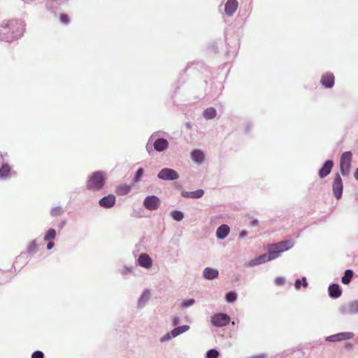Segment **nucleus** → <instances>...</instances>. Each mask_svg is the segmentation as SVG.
<instances>
[{
  "label": "nucleus",
  "instance_id": "1",
  "mask_svg": "<svg viewBox=\"0 0 358 358\" xmlns=\"http://www.w3.org/2000/svg\"><path fill=\"white\" fill-rule=\"evenodd\" d=\"M22 22L11 20H5L0 25V41L12 42L20 38L24 32Z\"/></svg>",
  "mask_w": 358,
  "mask_h": 358
},
{
  "label": "nucleus",
  "instance_id": "2",
  "mask_svg": "<svg viewBox=\"0 0 358 358\" xmlns=\"http://www.w3.org/2000/svg\"><path fill=\"white\" fill-rule=\"evenodd\" d=\"M106 182V175L105 172L96 171L88 175L85 187L90 192H99L103 188Z\"/></svg>",
  "mask_w": 358,
  "mask_h": 358
},
{
  "label": "nucleus",
  "instance_id": "3",
  "mask_svg": "<svg viewBox=\"0 0 358 358\" xmlns=\"http://www.w3.org/2000/svg\"><path fill=\"white\" fill-rule=\"evenodd\" d=\"M294 246V243L291 241H283L274 244H270L267 247L271 253H273L274 259L279 257L282 252L291 249Z\"/></svg>",
  "mask_w": 358,
  "mask_h": 358
},
{
  "label": "nucleus",
  "instance_id": "4",
  "mask_svg": "<svg viewBox=\"0 0 358 358\" xmlns=\"http://www.w3.org/2000/svg\"><path fill=\"white\" fill-rule=\"evenodd\" d=\"M352 154L350 151L344 152L340 158V169L343 176L350 173Z\"/></svg>",
  "mask_w": 358,
  "mask_h": 358
},
{
  "label": "nucleus",
  "instance_id": "5",
  "mask_svg": "<svg viewBox=\"0 0 358 358\" xmlns=\"http://www.w3.org/2000/svg\"><path fill=\"white\" fill-rule=\"evenodd\" d=\"M7 153L0 155V179L7 180L16 175V172L13 171L11 166L4 162V157Z\"/></svg>",
  "mask_w": 358,
  "mask_h": 358
},
{
  "label": "nucleus",
  "instance_id": "6",
  "mask_svg": "<svg viewBox=\"0 0 358 358\" xmlns=\"http://www.w3.org/2000/svg\"><path fill=\"white\" fill-rule=\"evenodd\" d=\"M230 317L226 313H216L210 317L211 324L215 327H225L230 322Z\"/></svg>",
  "mask_w": 358,
  "mask_h": 358
},
{
  "label": "nucleus",
  "instance_id": "7",
  "mask_svg": "<svg viewBox=\"0 0 358 358\" xmlns=\"http://www.w3.org/2000/svg\"><path fill=\"white\" fill-rule=\"evenodd\" d=\"M343 191V181L339 173L334 176L332 182V192L333 194L336 199H340L342 197Z\"/></svg>",
  "mask_w": 358,
  "mask_h": 358
},
{
  "label": "nucleus",
  "instance_id": "8",
  "mask_svg": "<svg viewBox=\"0 0 358 358\" xmlns=\"http://www.w3.org/2000/svg\"><path fill=\"white\" fill-rule=\"evenodd\" d=\"M157 178L162 180H175L179 178V174L174 169L164 168L157 173Z\"/></svg>",
  "mask_w": 358,
  "mask_h": 358
},
{
  "label": "nucleus",
  "instance_id": "9",
  "mask_svg": "<svg viewBox=\"0 0 358 358\" xmlns=\"http://www.w3.org/2000/svg\"><path fill=\"white\" fill-rule=\"evenodd\" d=\"M354 337L355 334L352 332H341L326 337L325 341L328 342H338L350 340Z\"/></svg>",
  "mask_w": 358,
  "mask_h": 358
},
{
  "label": "nucleus",
  "instance_id": "10",
  "mask_svg": "<svg viewBox=\"0 0 358 358\" xmlns=\"http://www.w3.org/2000/svg\"><path fill=\"white\" fill-rule=\"evenodd\" d=\"M143 205L149 210H155L159 207L160 199L155 195L148 196L143 200Z\"/></svg>",
  "mask_w": 358,
  "mask_h": 358
},
{
  "label": "nucleus",
  "instance_id": "11",
  "mask_svg": "<svg viewBox=\"0 0 358 358\" xmlns=\"http://www.w3.org/2000/svg\"><path fill=\"white\" fill-rule=\"evenodd\" d=\"M136 265L148 270L152 267L153 261L147 253H141L136 259Z\"/></svg>",
  "mask_w": 358,
  "mask_h": 358
},
{
  "label": "nucleus",
  "instance_id": "12",
  "mask_svg": "<svg viewBox=\"0 0 358 358\" xmlns=\"http://www.w3.org/2000/svg\"><path fill=\"white\" fill-rule=\"evenodd\" d=\"M343 314L355 315L358 314V300L352 301L341 308Z\"/></svg>",
  "mask_w": 358,
  "mask_h": 358
},
{
  "label": "nucleus",
  "instance_id": "13",
  "mask_svg": "<svg viewBox=\"0 0 358 358\" xmlns=\"http://www.w3.org/2000/svg\"><path fill=\"white\" fill-rule=\"evenodd\" d=\"M335 78L332 73H326L322 76L320 83L326 88H331L334 85Z\"/></svg>",
  "mask_w": 358,
  "mask_h": 358
},
{
  "label": "nucleus",
  "instance_id": "14",
  "mask_svg": "<svg viewBox=\"0 0 358 358\" xmlns=\"http://www.w3.org/2000/svg\"><path fill=\"white\" fill-rule=\"evenodd\" d=\"M237 0H228L224 5V13L228 16H232L238 8Z\"/></svg>",
  "mask_w": 358,
  "mask_h": 358
},
{
  "label": "nucleus",
  "instance_id": "15",
  "mask_svg": "<svg viewBox=\"0 0 358 358\" xmlns=\"http://www.w3.org/2000/svg\"><path fill=\"white\" fill-rule=\"evenodd\" d=\"M116 198L113 194H108L103 196L99 201V204L103 208H109L113 207L115 203Z\"/></svg>",
  "mask_w": 358,
  "mask_h": 358
},
{
  "label": "nucleus",
  "instance_id": "16",
  "mask_svg": "<svg viewBox=\"0 0 358 358\" xmlns=\"http://www.w3.org/2000/svg\"><path fill=\"white\" fill-rule=\"evenodd\" d=\"M334 163L331 160L326 161L322 167L319 170L318 175L320 178L327 177L331 171Z\"/></svg>",
  "mask_w": 358,
  "mask_h": 358
},
{
  "label": "nucleus",
  "instance_id": "17",
  "mask_svg": "<svg viewBox=\"0 0 358 358\" xmlns=\"http://www.w3.org/2000/svg\"><path fill=\"white\" fill-rule=\"evenodd\" d=\"M230 232V227L227 224L220 225L216 230V237L219 240H223L227 237Z\"/></svg>",
  "mask_w": 358,
  "mask_h": 358
},
{
  "label": "nucleus",
  "instance_id": "18",
  "mask_svg": "<svg viewBox=\"0 0 358 358\" xmlns=\"http://www.w3.org/2000/svg\"><path fill=\"white\" fill-rule=\"evenodd\" d=\"M219 271L216 268L206 267L203 271V277L206 280H212L218 277Z\"/></svg>",
  "mask_w": 358,
  "mask_h": 358
},
{
  "label": "nucleus",
  "instance_id": "19",
  "mask_svg": "<svg viewBox=\"0 0 358 358\" xmlns=\"http://www.w3.org/2000/svg\"><path fill=\"white\" fill-rule=\"evenodd\" d=\"M153 147L157 152H163L169 147V142L166 139L159 138L155 141Z\"/></svg>",
  "mask_w": 358,
  "mask_h": 358
},
{
  "label": "nucleus",
  "instance_id": "20",
  "mask_svg": "<svg viewBox=\"0 0 358 358\" xmlns=\"http://www.w3.org/2000/svg\"><path fill=\"white\" fill-rule=\"evenodd\" d=\"M192 160L197 164H201L205 159L204 154L201 150H194L190 155Z\"/></svg>",
  "mask_w": 358,
  "mask_h": 358
},
{
  "label": "nucleus",
  "instance_id": "21",
  "mask_svg": "<svg viewBox=\"0 0 358 358\" xmlns=\"http://www.w3.org/2000/svg\"><path fill=\"white\" fill-rule=\"evenodd\" d=\"M204 194V191L202 189H199L192 192L182 191L181 195L184 198L190 199H199Z\"/></svg>",
  "mask_w": 358,
  "mask_h": 358
},
{
  "label": "nucleus",
  "instance_id": "22",
  "mask_svg": "<svg viewBox=\"0 0 358 358\" xmlns=\"http://www.w3.org/2000/svg\"><path fill=\"white\" fill-rule=\"evenodd\" d=\"M329 294L333 299H337L341 295V289L338 285L331 284L328 288Z\"/></svg>",
  "mask_w": 358,
  "mask_h": 358
},
{
  "label": "nucleus",
  "instance_id": "23",
  "mask_svg": "<svg viewBox=\"0 0 358 358\" xmlns=\"http://www.w3.org/2000/svg\"><path fill=\"white\" fill-rule=\"evenodd\" d=\"M150 292L149 290L146 289L141 294L140 298L138 300V308H143L145 306V304L148 303L150 299Z\"/></svg>",
  "mask_w": 358,
  "mask_h": 358
},
{
  "label": "nucleus",
  "instance_id": "24",
  "mask_svg": "<svg viewBox=\"0 0 358 358\" xmlns=\"http://www.w3.org/2000/svg\"><path fill=\"white\" fill-rule=\"evenodd\" d=\"M131 187L127 184L120 185L117 187L116 193L118 195L124 196L130 192Z\"/></svg>",
  "mask_w": 358,
  "mask_h": 358
},
{
  "label": "nucleus",
  "instance_id": "25",
  "mask_svg": "<svg viewBox=\"0 0 358 358\" xmlns=\"http://www.w3.org/2000/svg\"><path fill=\"white\" fill-rule=\"evenodd\" d=\"M189 326L187 324L177 327L171 330V334L173 336H175V337H177L181 334L187 331L189 329Z\"/></svg>",
  "mask_w": 358,
  "mask_h": 358
},
{
  "label": "nucleus",
  "instance_id": "26",
  "mask_svg": "<svg viewBox=\"0 0 358 358\" xmlns=\"http://www.w3.org/2000/svg\"><path fill=\"white\" fill-rule=\"evenodd\" d=\"M267 250V252L258 256V258L262 264L275 259L274 257H273V253H271L268 248Z\"/></svg>",
  "mask_w": 358,
  "mask_h": 358
},
{
  "label": "nucleus",
  "instance_id": "27",
  "mask_svg": "<svg viewBox=\"0 0 358 358\" xmlns=\"http://www.w3.org/2000/svg\"><path fill=\"white\" fill-rule=\"evenodd\" d=\"M353 271L351 269H347L344 275L341 278V282L344 285H348L353 277Z\"/></svg>",
  "mask_w": 358,
  "mask_h": 358
},
{
  "label": "nucleus",
  "instance_id": "28",
  "mask_svg": "<svg viewBox=\"0 0 358 358\" xmlns=\"http://www.w3.org/2000/svg\"><path fill=\"white\" fill-rule=\"evenodd\" d=\"M216 114V110L213 107L208 108L203 111V117L206 120L213 119Z\"/></svg>",
  "mask_w": 358,
  "mask_h": 358
},
{
  "label": "nucleus",
  "instance_id": "29",
  "mask_svg": "<svg viewBox=\"0 0 358 358\" xmlns=\"http://www.w3.org/2000/svg\"><path fill=\"white\" fill-rule=\"evenodd\" d=\"M56 231L55 229L50 228L49 229L45 234L43 237L44 241H54L56 238Z\"/></svg>",
  "mask_w": 358,
  "mask_h": 358
},
{
  "label": "nucleus",
  "instance_id": "30",
  "mask_svg": "<svg viewBox=\"0 0 358 358\" xmlns=\"http://www.w3.org/2000/svg\"><path fill=\"white\" fill-rule=\"evenodd\" d=\"M308 285V284L307 282L306 277H303L301 279L296 280L294 283V287L297 290L300 289L301 286H303L304 288H306Z\"/></svg>",
  "mask_w": 358,
  "mask_h": 358
},
{
  "label": "nucleus",
  "instance_id": "31",
  "mask_svg": "<svg viewBox=\"0 0 358 358\" xmlns=\"http://www.w3.org/2000/svg\"><path fill=\"white\" fill-rule=\"evenodd\" d=\"M38 245L36 241L34 240L29 243L27 248V252L29 255H34L37 252Z\"/></svg>",
  "mask_w": 358,
  "mask_h": 358
},
{
  "label": "nucleus",
  "instance_id": "32",
  "mask_svg": "<svg viewBox=\"0 0 358 358\" xmlns=\"http://www.w3.org/2000/svg\"><path fill=\"white\" fill-rule=\"evenodd\" d=\"M171 216L174 220L180 222L183 220L184 213L180 210H175L171 212Z\"/></svg>",
  "mask_w": 358,
  "mask_h": 358
},
{
  "label": "nucleus",
  "instance_id": "33",
  "mask_svg": "<svg viewBox=\"0 0 358 358\" xmlns=\"http://www.w3.org/2000/svg\"><path fill=\"white\" fill-rule=\"evenodd\" d=\"M64 213V210L61 206H56L52 208L50 210V215L53 217H56L62 215Z\"/></svg>",
  "mask_w": 358,
  "mask_h": 358
},
{
  "label": "nucleus",
  "instance_id": "34",
  "mask_svg": "<svg viewBox=\"0 0 358 358\" xmlns=\"http://www.w3.org/2000/svg\"><path fill=\"white\" fill-rule=\"evenodd\" d=\"M134 272V268L131 266H124L120 269V273L122 275L126 276L129 274H133Z\"/></svg>",
  "mask_w": 358,
  "mask_h": 358
},
{
  "label": "nucleus",
  "instance_id": "35",
  "mask_svg": "<svg viewBox=\"0 0 358 358\" xmlns=\"http://www.w3.org/2000/svg\"><path fill=\"white\" fill-rule=\"evenodd\" d=\"M143 173H144V170L143 168H139L136 173H135V176L132 180L133 181V183H138L141 180V178L143 176Z\"/></svg>",
  "mask_w": 358,
  "mask_h": 358
},
{
  "label": "nucleus",
  "instance_id": "36",
  "mask_svg": "<svg viewBox=\"0 0 358 358\" xmlns=\"http://www.w3.org/2000/svg\"><path fill=\"white\" fill-rule=\"evenodd\" d=\"M226 300L229 303L234 302L237 299V294L234 292H229L226 294Z\"/></svg>",
  "mask_w": 358,
  "mask_h": 358
},
{
  "label": "nucleus",
  "instance_id": "37",
  "mask_svg": "<svg viewBox=\"0 0 358 358\" xmlns=\"http://www.w3.org/2000/svg\"><path fill=\"white\" fill-rule=\"evenodd\" d=\"M219 352L215 349H211L206 353V358H217L219 357Z\"/></svg>",
  "mask_w": 358,
  "mask_h": 358
},
{
  "label": "nucleus",
  "instance_id": "38",
  "mask_svg": "<svg viewBox=\"0 0 358 358\" xmlns=\"http://www.w3.org/2000/svg\"><path fill=\"white\" fill-rule=\"evenodd\" d=\"M194 303H195V300L194 299H185V300L182 301V302L181 303V306L182 308H188L189 306H193Z\"/></svg>",
  "mask_w": 358,
  "mask_h": 358
},
{
  "label": "nucleus",
  "instance_id": "39",
  "mask_svg": "<svg viewBox=\"0 0 358 358\" xmlns=\"http://www.w3.org/2000/svg\"><path fill=\"white\" fill-rule=\"evenodd\" d=\"M173 338H176V337H175V336H173L171 334V331L170 332L166 334L165 335H164L163 336L161 337L160 342L164 343V342L169 341Z\"/></svg>",
  "mask_w": 358,
  "mask_h": 358
},
{
  "label": "nucleus",
  "instance_id": "40",
  "mask_svg": "<svg viewBox=\"0 0 358 358\" xmlns=\"http://www.w3.org/2000/svg\"><path fill=\"white\" fill-rule=\"evenodd\" d=\"M260 264H262V263L260 262L258 257L251 259L248 263V266H250V267H253V266H257V265H260Z\"/></svg>",
  "mask_w": 358,
  "mask_h": 358
},
{
  "label": "nucleus",
  "instance_id": "41",
  "mask_svg": "<svg viewBox=\"0 0 358 358\" xmlns=\"http://www.w3.org/2000/svg\"><path fill=\"white\" fill-rule=\"evenodd\" d=\"M285 282V279L283 277H277L275 279V284L278 286H282Z\"/></svg>",
  "mask_w": 358,
  "mask_h": 358
},
{
  "label": "nucleus",
  "instance_id": "42",
  "mask_svg": "<svg viewBox=\"0 0 358 358\" xmlns=\"http://www.w3.org/2000/svg\"><path fill=\"white\" fill-rule=\"evenodd\" d=\"M60 22L63 24H67L69 23V18L66 14H62L60 15Z\"/></svg>",
  "mask_w": 358,
  "mask_h": 358
},
{
  "label": "nucleus",
  "instance_id": "43",
  "mask_svg": "<svg viewBox=\"0 0 358 358\" xmlns=\"http://www.w3.org/2000/svg\"><path fill=\"white\" fill-rule=\"evenodd\" d=\"M31 358H44V355L41 351H35L31 355Z\"/></svg>",
  "mask_w": 358,
  "mask_h": 358
},
{
  "label": "nucleus",
  "instance_id": "44",
  "mask_svg": "<svg viewBox=\"0 0 358 358\" xmlns=\"http://www.w3.org/2000/svg\"><path fill=\"white\" fill-rule=\"evenodd\" d=\"M180 320V318L178 316H174L172 318V325L174 327H176L179 323Z\"/></svg>",
  "mask_w": 358,
  "mask_h": 358
},
{
  "label": "nucleus",
  "instance_id": "45",
  "mask_svg": "<svg viewBox=\"0 0 358 358\" xmlns=\"http://www.w3.org/2000/svg\"><path fill=\"white\" fill-rule=\"evenodd\" d=\"M155 134H153L149 138V142L146 145V150L148 152H150L152 150V146L150 145V142L151 141L152 138H153Z\"/></svg>",
  "mask_w": 358,
  "mask_h": 358
},
{
  "label": "nucleus",
  "instance_id": "46",
  "mask_svg": "<svg viewBox=\"0 0 358 358\" xmlns=\"http://www.w3.org/2000/svg\"><path fill=\"white\" fill-rule=\"evenodd\" d=\"M48 242V244H47V249L48 250H51L53 248V247L55 246V243L53 241H46Z\"/></svg>",
  "mask_w": 358,
  "mask_h": 358
},
{
  "label": "nucleus",
  "instance_id": "47",
  "mask_svg": "<svg viewBox=\"0 0 358 358\" xmlns=\"http://www.w3.org/2000/svg\"><path fill=\"white\" fill-rule=\"evenodd\" d=\"M258 224H259V221L256 218L252 219V221L250 222V225L252 227L257 226Z\"/></svg>",
  "mask_w": 358,
  "mask_h": 358
},
{
  "label": "nucleus",
  "instance_id": "48",
  "mask_svg": "<svg viewBox=\"0 0 358 358\" xmlns=\"http://www.w3.org/2000/svg\"><path fill=\"white\" fill-rule=\"evenodd\" d=\"M248 235V232L245 230H243L239 234V237L241 238H245Z\"/></svg>",
  "mask_w": 358,
  "mask_h": 358
},
{
  "label": "nucleus",
  "instance_id": "49",
  "mask_svg": "<svg viewBox=\"0 0 358 358\" xmlns=\"http://www.w3.org/2000/svg\"><path fill=\"white\" fill-rule=\"evenodd\" d=\"M66 224V221L64 220H62V222H60L58 224V227L59 229H62Z\"/></svg>",
  "mask_w": 358,
  "mask_h": 358
},
{
  "label": "nucleus",
  "instance_id": "50",
  "mask_svg": "<svg viewBox=\"0 0 358 358\" xmlns=\"http://www.w3.org/2000/svg\"><path fill=\"white\" fill-rule=\"evenodd\" d=\"M24 254L22 253L20 255H19L17 257V259H16V262H15V264L17 263L18 261H20L22 258H23Z\"/></svg>",
  "mask_w": 358,
  "mask_h": 358
},
{
  "label": "nucleus",
  "instance_id": "51",
  "mask_svg": "<svg viewBox=\"0 0 358 358\" xmlns=\"http://www.w3.org/2000/svg\"><path fill=\"white\" fill-rule=\"evenodd\" d=\"M354 177L357 180H358V168L356 169L354 173Z\"/></svg>",
  "mask_w": 358,
  "mask_h": 358
}]
</instances>
